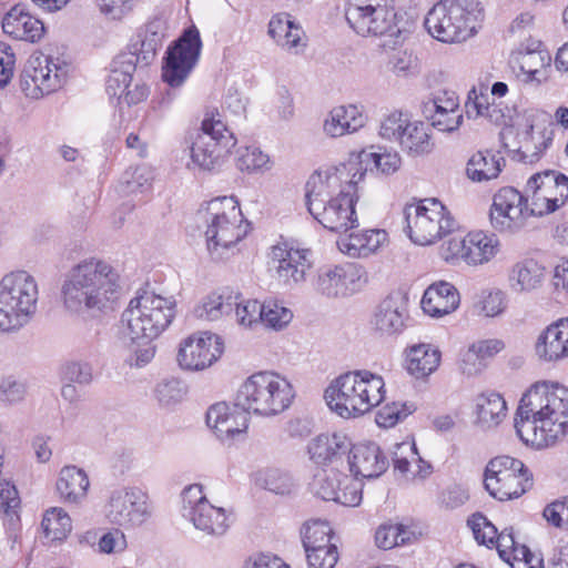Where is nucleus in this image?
Here are the masks:
<instances>
[{
  "label": "nucleus",
  "instance_id": "nucleus-18",
  "mask_svg": "<svg viewBox=\"0 0 568 568\" xmlns=\"http://www.w3.org/2000/svg\"><path fill=\"white\" fill-rule=\"evenodd\" d=\"M379 135L397 142L403 151L412 155L429 153L434 145L427 125L402 111H393L382 120Z\"/></svg>",
  "mask_w": 568,
  "mask_h": 568
},
{
  "label": "nucleus",
  "instance_id": "nucleus-7",
  "mask_svg": "<svg viewBox=\"0 0 568 568\" xmlns=\"http://www.w3.org/2000/svg\"><path fill=\"white\" fill-rule=\"evenodd\" d=\"M484 16L479 0H440L427 12L424 26L434 39L456 43L471 38Z\"/></svg>",
  "mask_w": 568,
  "mask_h": 568
},
{
  "label": "nucleus",
  "instance_id": "nucleus-2",
  "mask_svg": "<svg viewBox=\"0 0 568 568\" xmlns=\"http://www.w3.org/2000/svg\"><path fill=\"white\" fill-rule=\"evenodd\" d=\"M514 426L528 446L555 445L568 433V388L551 381L534 383L520 398Z\"/></svg>",
  "mask_w": 568,
  "mask_h": 568
},
{
  "label": "nucleus",
  "instance_id": "nucleus-62",
  "mask_svg": "<svg viewBox=\"0 0 568 568\" xmlns=\"http://www.w3.org/2000/svg\"><path fill=\"white\" fill-rule=\"evenodd\" d=\"M305 554L310 568H334L339 557L336 545L307 549Z\"/></svg>",
  "mask_w": 568,
  "mask_h": 568
},
{
  "label": "nucleus",
  "instance_id": "nucleus-29",
  "mask_svg": "<svg viewBox=\"0 0 568 568\" xmlns=\"http://www.w3.org/2000/svg\"><path fill=\"white\" fill-rule=\"evenodd\" d=\"M407 318V303L404 296L398 293L390 294L376 306L371 326L381 336H392L403 332Z\"/></svg>",
  "mask_w": 568,
  "mask_h": 568
},
{
  "label": "nucleus",
  "instance_id": "nucleus-49",
  "mask_svg": "<svg viewBox=\"0 0 568 568\" xmlns=\"http://www.w3.org/2000/svg\"><path fill=\"white\" fill-rule=\"evenodd\" d=\"M235 165L243 173L264 174L273 169L274 161L260 146L247 145L236 150Z\"/></svg>",
  "mask_w": 568,
  "mask_h": 568
},
{
  "label": "nucleus",
  "instance_id": "nucleus-47",
  "mask_svg": "<svg viewBox=\"0 0 568 568\" xmlns=\"http://www.w3.org/2000/svg\"><path fill=\"white\" fill-rule=\"evenodd\" d=\"M233 310V292H211L203 296L193 308V314L202 321H219Z\"/></svg>",
  "mask_w": 568,
  "mask_h": 568
},
{
  "label": "nucleus",
  "instance_id": "nucleus-11",
  "mask_svg": "<svg viewBox=\"0 0 568 568\" xmlns=\"http://www.w3.org/2000/svg\"><path fill=\"white\" fill-rule=\"evenodd\" d=\"M202 49L200 32L190 27L170 45L162 65V79L170 87L160 100L161 106H169L175 98L174 89L180 88L195 68Z\"/></svg>",
  "mask_w": 568,
  "mask_h": 568
},
{
  "label": "nucleus",
  "instance_id": "nucleus-1",
  "mask_svg": "<svg viewBox=\"0 0 568 568\" xmlns=\"http://www.w3.org/2000/svg\"><path fill=\"white\" fill-rule=\"evenodd\" d=\"M355 165L321 168L306 182L308 212L332 232H346L358 226L355 205L359 197L361 173Z\"/></svg>",
  "mask_w": 568,
  "mask_h": 568
},
{
  "label": "nucleus",
  "instance_id": "nucleus-57",
  "mask_svg": "<svg viewBox=\"0 0 568 568\" xmlns=\"http://www.w3.org/2000/svg\"><path fill=\"white\" fill-rule=\"evenodd\" d=\"M186 393L185 384L175 377L161 381L154 389L159 405L165 408L180 404L186 396Z\"/></svg>",
  "mask_w": 568,
  "mask_h": 568
},
{
  "label": "nucleus",
  "instance_id": "nucleus-53",
  "mask_svg": "<svg viewBox=\"0 0 568 568\" xmlns=\"http://www.w3.org/2000/svg\"><path fill=\"white\" fill-rule=\"evenodd\" d=\"M414 539V534L400 524H383L375 532V542L378 548L392 549L397 546L410 544Z\"/></svg>",
  "mask_w": 568,
  "mask_h": 568
},
{
  "label": "nucleus",
  "instance_id": "nucleus-25",
  "mask_svg": "<svg viewBox=\"0 0 568 568\" xmlns=\"http://www.w3.org/2000/svg\"><path fill=\"white\" fill-rule=\"evenodd\" d=\"M525 125L518 131L519 153L526 162L537 161L551 144L554 123L551 115L541 110H530L525 115Z\"/></svg>",
  "mask_w": 568,
  "mask_h": 568
},
{
  "label": "nucleus",
  "instance_id": "nucleus-50",
  "mask_svg": "<svg viewBox=\"0 0 568 568\" xmlns=\"http://www.w3.org/2000/svg\"><path fill=\"white\" fill-rule=\"evenodd\" d=\"M41 526L47 539L61 541L71 532L72 520L63 508L52 507L44 513Z\"/></svg>",
  "mask_w": 568,
  "mask_h": 568
},
{
  "label": "nucleus",
  "instance_id": "nucleus-14",
  "mask_svg": "<svg viewBox=\"0 0 568 568\" xmlns=\"http://www.w3.org/2000/svg\"><path fill=\"white\" fill-rule=\"evenodd\" d=\"M500 251L499 237L483 230L470 231L464 236H453L440 246L442 257L447 263L463 262L473 267L489 264Z\"/></svg>",
  "mask_w": 568,
  "mask_h": 568
},
{
  "label": "nucleus",
  "instance_id": "nucleus-26",
  "mask_svg": "<svg viewBox=\"0 0 568 568\" xmlns=\"http://www.w3.org/2000/svg\"><path fill=\"white\" fill-rule=\"evenodd\" d=\"M271 258L278 281L286 285L298 284L305 280L312 267V252L293 247L286 243L272 247Z\"/></svg>",
  "mask_w": 568,
  "mask_h": 568
},
{
  "label": "nucleus",
  "instance_id": "nucleus-20",
  "mask_svg": "<svg viewBox=\"0 0 568 568\" xmlns=\"http://www.w3.org/2000/svg\"><path fill=\"white\" fill-rule=\"evenodd\" d=\"M526 192L534 216L550 214L568 200V178L557 171L536 173L527 181Z\"/></svg>",
  "mask_w": 568,
  "mask_h": 568
},
{
  "label": "nucleus",
  "instance_id": "nucleus-61",
  "mask_svg": "<svg viewBox=\"0 0 568 568\" xmlns=\"http://www.w3.org/2000/svg\"><path fill=\"white\" fill-rule=\"evenodd\" d=\"M17 55L11 44L0 40V90L6 89L14 77Z\"/></svg>",
  "mask_w": 568,
  "mask_h": 568
},
{
  "label": "nucleus",
  "instance_id": "nucleus-36",
  "mask_svg": "<svg viewBox=\"0 0 568 568\" xmlns=\"http://www.w3.org/2000/svg\"><path fill=\"white\" fill-rule=\"evenodd\" d=\"M460 304L458 290L449 282L438 281L424 292L420 305L430 317H443L455 312Z\"/></svg>",
  "mask_w": 568,
  "mask_h": 568
},
{
  "label": "nucleus",
  "instance_id": "nucleus-5",
  "mask_svg": "<svg viewBox=\"0 0 568 568\" xmlns=\"http://www.w3.org/2000/svg\"><path fill=\"white\" fill-rule=\"evenodd\" d=\"M386 395L382 375L355 369L334 378L324 393L332 412L343 418L359 417L377 407Z\"/></svg>",
  "mask_w": 568,
  "mask_h": 568
},
{
  "label": "nucleus",
  "instance_id": "nucleus-19",
  "mask_svg": "<svg viewBox=\"0 0 568 568\" xmlns=\"http://www.w3.org/2000/svg\"><path fill=\"white\" fill-rule=\"evenodd\" d=\"M529 216H534L529 197H525L515 187L505 186L494 194L489 210V221L494 230L514 233L526 224Z\"/></svg>",
  "mask_w": 568,
  "mask_h": 568
},
{
  "label": "nucleus",
  "instance_id": "nucleus-40",
  "mask_svg": "<svg viewBox=\"0 0 568 568\" xmlns=\"http://www.w3.org/2000/svg\"><path fill=\"white\" fill-rule=\"evenodd\" d=\"M508 407L505 398L495 392L481 393L474 402V423L483 430L498 427L507 417Z\"/></svg>",
  "mask_w": 568,
  "mask_h": 568
},
{
  "label": "nucleus",
  "instance_id": "nucleus-54",
  "mask_svg": "<svg viewBox=\"0 0 568 568\" xmlns=\"http://www.w3.org/2000/svg\"><path fill=\"white\" fill-rule=\"evenodd\" d=\"M332 528L327 521L315 519L307 521L302 529L304 550H314L317 547L334 546L332 542Z\"/></svg>",
  "mask_w": 568,
  "mask_h": 568
},
{
  "label": "nucleus",
  "instance_id": "nucleus-22",
  "mask_svg": "<svg viewBox=\"0 0 568 568\" xmlns=\"http://www.w3.org/2000/svg\"><path fill=\"white\" fill-rule=\"evenodd\" d=\"M166 38L168 27L164 20L155 18L149 21L131 38L126 49L118 54L121 63L126 64V68L133 65L135 69L150 65Z\"/></svg>",
  "mask_w": 568,
  "mask_h": 568
},
{
  "label": "nucleus",
  "instance_id": "nucleus-38",
  "mask_svg": "<svg viewBox=\"0 0 568 568\" xmlns=\"http://www.w3.org/2000/svg\"><path fill=\"white\" fill-rule=\"evenodd\" d=\"M388 243V234L382 229H369L351 233L337 241L342 253L354 258L368 257Z\"/></svg>",
  "mask_w": 568,
  "mask_h": 568
},
{
  "label": "nucleus",
  "instance_id": "nucleus-13",
  "mask_svg": "<svg viewBox=\"0 0 568 568\" xmlns=\"http://www.w3.org/2000/svg\"><path fill=\"white\" fill-rule=\"evenodd\" d=\"M484 485L498 500L518 498L532 486V475L524 463L510 456H497L485 468Z\"/></svg>",
  "mask_w": 568,
  "mask_h": 568
},
{
  "label": "nucleus",
  "instance_id": "nucleus-16",
  "mask_svg": "<svg viewBox=\"0 0 568 568\" xmlns=\"http://www.w3.org/2000/svg\"><path fill=\"white\" fill-rule=\"evenodd\" d=\"M151 514L148 495L135 487L112 490L104 505L106 520L125 530L141 527L149 520Z\"/></svg>",
  "mask_w": 568,
  "mask_h": 568
},
{
  "label": "nucleus",
  "instance_id": "nucleus-51",
  "mask_svg": "<svg viewBox=\"0 0 568 568\" xmlns=\"http://www.w3.org/2000/svg\"><path fill=\"white\" fill-rule=\"evenodd\" d=\"M254 480L257 486L280 495L290 494L295 486L288 473L274 467L258 470Z\"/></svg>",
  "mask_w": 568,
  "mask_h": 568
},
{
  "label": "nucleus",
  "instance_id": "nucleus-9",
  "mask_svg": "<svg viewBox=\"0 0 568 568\" xmlns=\"http://www.w3.org/2000/svg\"><path fill=\"white\" fill-rule=\"evenodd\" d=\"M38 285L24 271L7 274L0 281V331L23 327L37 311Z\"/></svg>",
  "mask_w": 568,
  "mask_h": 568
},
{
  "label": "nucleus",
  "instance_id": "nucleus-48",
  "mask_svg": "<svg viewBox=\"0 0 568 568\" xmlns=\"http://www.w3.org/2000/svg\"><path fill=\"white\" fill-rule=\"evenodd\" d=\"M154 181V170L146 164L129 168L120 182L121 192L125 195L140 196L145 201L151 194Z\"/></svg>",
  "mask_w": 568,
  "mask_h": 568
},
{
  "label": "nucleus",
  "instance_id": "nucleus-15",
  "mask_svg": "<svg viewBox=\"0 0 568 568\" xmlns=\"http://www.w3.org/2000/svg\"><path fill=\"white\" fill-rule=\"evenodd\" d=\"M70 71V63L58 57L31 55L21 77V90L30 99H41L61 89Z\"/></svg>",
  "mask_w": 568,
  "mask_h": 568
},
{
  "label": "nucleus",
  "instance_id": "nucleus-52",
  "mask_svg": "<svg viewBox=\"0 0 568 568\" xmlns=\"http://www.w3.org/2000/svg\"><path fill=\"white\" fill-rule=\"evenodd\" d=\"M235 323L242 328H254L261 324L262 303L255 298H244L241 293H233Z\"/></svg>",
  "mask_w": 568,
  "mask_h": 568
},
{
  "label": "nucleus",
  "instance_id": "nucleus-45",
  "mask_svg": "<svg viewBox=\"0 0 568 568\" xmlns=\"http://www.w3.org/2000/svg\"><path fill=\"white\" fill-rule=\"evenodd\" d=\"M311 459L320 466L336 463L348 449L345 436L338 434H322L308 444Z\"/></svg>",
  "mask_w": 568,
  "mask_h": 568
},
{
  "label": "nucleus",
  "instance_id": "nucleus-37",
  "mask_svg": "<svg viewBox=\"0 0 568 568\" xmlns=\"http://www.w3.org/2000/svg\"><path fill=\"white\" fill-rule=\"evenodd\" d=\"M546 275V267L541 263L534 258H523L508 270V287L516 294L532 293L542 286Z\"/></svg>",
  "mask_w": 568,
  "mask_h": 568
},
{
  "label": "nucleus",
  "instance_id": "nucleus-10",
  "mask_svg": "<svg viewBox=\"0 0 568 568\" xmlns=\"http://www.w3.org/2000/svg\"><path fill=\"white\" fill-rule=\"evenodd\" d=\"M406 233L409 240L420 246L432 245L455 229V219L437 199H424L408 204L404 210Z\"/></svg>",
  "mask_w": 568,
  "mask_h": 568
},
{
  "label": "nucleus",
  "instance_id": "nucleus-63",
  "mask_svg": "<svg viewBox=\"0 0 568 568\" xmlns=\"http://www.w3.org/2000/svg\"><path fill=\"white\" fill-rule=\"evenodd\" d=\"M126 548V536L119 527L103 534L98 541V551L104 555L122 554Z\"/></svg>",
  "mask_w": 568,
  "mask_h": 568
},
{
  "label": "nucleus",
  "instance_id": "nucleus-24",
  "mask_svg": "<svg viewBox=\"0 0 568 568\" xmlns=\"http://www.w3.org/2000/svg\"><path fill=\"white\" fill-rule=\"evenodd\" d=\"M222 353L223 342L219 335L197 332L180 343L178 363L185 371H203L215 363Z\"/></svg>",
  "mask_w": 568,
  "mask_h": 568
},
{
  "label": "nucleus",
  "instance_id": "nucleus-44",
  "mask_svg": "<svg viewBox=\"0 0 568 568\" xmlns=\"http://www.w3.org/2000/svg\"><path fill=\"white\" fill-rule=\"evenodd\" d=\"M440 358V351L432 344H415L406 349V369L416 378H424L438 368Z\"/></svg>",
  "mask_w": 568,
  "mask_h": 568
},
{
  "label": "nucleus",
  "instance_id": "nucleus-27",
  "mask_svg": "<svg viewBox=\"0 0 568 568\" xmlns=\"http://www.w3.org/2000/svg\"><path fill=\"white\" fill-rule=\"evenodd\" d=\"M1 29L7 37L29 43L39 42L45 31L43 22L23 3L13 4L3 12Z\"/></svg>",
  "mask_w": 568,
  "mask_h": 568
},
{
  "label": "nucleus",
  "instance_id": "nucleus-21",
  "mask_svg": "<svg viewBox=\"0 0 568 568\" xmlns=\"http://www.w3.org/2000/svg\"><path fill=\"white\" fill-rule=\"evenodd\" d=\"M368 275L364 266L354 262L326 265L318 270L316 288L328 297H344L364 288Z\"/></svg>",
  "mask_w": 568,
  "mask_h": 568
},
{
  "label": "nucleus",
  "instance_id": "nucleus-56",
  "mask_svg": "<svg viewBox=\"0 0 568 568\" xmlns=\"http://www.w3.org/2000/svg\"><path fill=\"white\" fill-rule=\"evenodd\" d=\"M293 318V313L283 303L276 300H267L262 303L261 324L274 331L287 326Z\"/></svg>",
  "mask_w": 568,
  "mask_h": 568
},
{
  "label": "nucleus",
  "instance_id": "nucleus-34",
  "mask_svg": "<svg viewBox=\"0 0 568 568\" xmlns=\"http://www.w3.org/2000/svg\"><path fill=\"white\" fill-rule=\"evenodd\" d=\"M206 424L222 442H230L247 429L245 415L226 403H216L207 409Z\"/></svg>",
  "mask_w": 568,
  "mask_h": 568
},
{
  "label": "nucleus",
  "instance_id": "nucleus-64",
  "mask_svg": "<svg viewBox=\"0 0 568 568\" xmlns=\"http://www.w3.org/2000/svg\"><path fill=\"white\" fill-rule=\"evenodd\" d=\"M506 307L505 294L500 290L483 292L478 301L480 313L487 317H494L501 314Z\"/></svg>",
  "mask_w": 568,
  "mask_h": 568
},
{
  "label": "nucleus",
  "instance_id": "nucleus-43",
  "mask_svg": "<svg viewBox=\"0 0 568 568\" xmlns=\"http://www.w3.org/2000/svg\"><path fill=\"white\" fill-rule=\"evenodd\" d=\"M90 486L87 473L77 466H65L61 469L57 480V490L60 498L68 504L82 503Z\"/></svg>",
  "mask_w": 568,
  "mask_h": 568
},
{
  "label": "nucleus",
  "instance_id": "nucleus-17",
  "mask_svg": "<svg viewBox=\"0 0 568 568\" xmlns=\"http://www.w3.org/2000/svg\"><path fill=\"white\" fill-rule=\"evenodd\" d=\"M182 515L193 526L211 536H223L230 528V514L210 503L203 486L193 484L182 491Z\"/></svg>",
  "mask_w": 568,
  "mask_h": 568
},
{
  "label": "nucleus",
  "instance_id": "nucleus-4",
  "mask_svg": "<svg viewBox=\"0 0 568 568\" xmlns=\"http://www.w3.org/2000/svg\"><path fill=\"white\" fill-rule=\"evenodd\" d=\"M120 288V275L109 262L88 257L68 271L61 286V297L69 312L102 313L113 308Z\"/></svg>",
  "mask_w": 568,
  "mask_h": 568
},
{
  "label": "nucleus",
  "instance_id": "nucleus-28",
  "mask_svg": "<svg viewBox=\"0 0 568 568\" xmlns=\"http://www.w3.org/2000/svg\"><path fill=\"white\" fill-rule=\"evenodd\" d=\"M423 113L440 132H454L463 123L459 98L454 91H442L424 103Z\"/></svg>",
  "mask_w": 568,
  "mask_h": 568
},
{
  "label": "nucleus",
  "instance_id": "nucleus-6",
  "mask_svg": "<svg viewBox=\"0 0 568 568\" xmlns=\"http://www.w3.org/2000/svg\"><path fill=\"white\" fill-rule=\"evenodd\" d=\"M295 398L290 379L273 371L256 372L239 386L234 405L258 417H274L285 412Z\"/></svg>",
  "mask_w": 568,
  "mask_h": 568
},
{
  "label": "nucleus",
  "instance_id": "nucleus-31",
  "mask_svg": "<svg viewBox=\"0 0 568 568\" xmlns=\"http://www.w3.org/2000/svg\"><path fill=\"white\" fill-rule=\"evenodd\" d=\"M367 116L363 106L356 104H342L332 108L322 122L323 133L332 139L353 134L362 129Z\"/></svg>",
  "mask_w": 568,
  "mask_h": 568
},
{
  "label": "nucleus",
  "instance_id": "nucleus-32",
  "mask_svg": "<svg viewBox=\"0 0 568 568\" xmlns=\"http://www.w3.org/2000/svg\"><path fill=\"white\" fill-rule=\"evenodd\" d=\"M349 470L355 478H376L388 467L387 457L375 443H359L349 449Z\"/></svg>",
  "mask_w": 568,
  "mask_h": 568
},
{
  "label": "nucleus",
  "instance_id": "nucleus-58",
  "mask_svg": "<svg viewBox=\"0 0 568 568\" xmlns=\"http://www.w3.org/2000/svg\"><path fill=\"white\" fill-rule=\"evenodd\" d=\"M27 395V386L13 376L3 377L0 381V407H11L23 402Z\"/></svg>",
  "mask_w": 568,
  "mask_h": 568
},
{
  "label": "nucleus",
  "instance_id": "nucleus-46",
  "mask_svg": "<svg viewBox=\"0 0 568 568\" xmlns=\"http://www.w3.org/2000/svg\"><path fill=\"white\" fill-rule=\"evenodd\" d=\"M506 161L491 151H478L467 162L466 174L473 182H485L497 179Z\"/></svg>",
  "mask_w": 568,
  "mask_h": 568
},
{
  "label": "nucleus",
  "instance_id": "nucleus-12",
  "mask_svg": "<svg viewBox=\"0 0 568 568\" xmlns=\"http://www.w3.org/2000/svg\"><path fill=\"white\" fill-rule=\"evenodd\" d=\"M202 133L191 146V163L203 171H212L236 144V140L219 112L206 114L202 121Z\"/></svg>",
  "mask_w": 568,
  "mask_h": 568
},
{
  "label": "nucleus",
  "instance_id": "nucleus-33",
  "mask_svg": "<svg viewBox=\"0 0 568 568\" xmlns=\"http://www.w3.org/2000/svg\"><path fill=\"white\" fill-rule=\"evenodd\" d=\"M540 43L532 50H518L511 57L514 69H518L517 77L525 83L541 84L549 78L551 55L540 49Z\"/></svg>",
  "mask_w": 568,
  "mask_h": 568
},
{
  "label": "nucleus",
  "instance_id": "nucleus-42",
  "mask_svg": "<svg viewBox=\"0 0 568 568\" xmlns=\"http://www.w3.org/2000/svg\"><path fill=\"white\" fill-rule=\"evenodd\" d=\"M394 469L409 479H424L432 473L429 463L420 458L415 443H399L393 453Z\"/></svg>",
  "mask_w": 568,
  "mask_h": 568
},
{
  "label": "nucleus",
  "instance_id": "nucleus-30",
  "mask_svg": "<svg viewBox=\"0 0 568 568\" xmlns=\"http://www.w3.org/2000/svg\"><path fill=\"white\" fill-rule=\"evenodd\" d=\"M535 352L544 363H560L568 358V317L548 325L538 336Z\"/></svg>",
  "mask_w": 568,
  "mask_h": 568
},
{
  "label": "nucleus",
  "instance_id": "nucleus-8",
  "mask_svg": "<svg viewBox=\"0 0 568 568\" xmlns=\"http://www.w3.org/2000/svg\"><path fill=\"white\" fill-rule=\"evenodd\" d=\"M204 235L213 258L223 257L247 234L248 224L244 221L240 204L233 196H221L209 201L200 211Z\"/></svg>",
  "mask_w": 568,
  "mask_h": 568
},
{
  "label": "nucleus",
  "instance_id": "nucleus-23",
  "mask_svg": "<svg viewBox=\"0 0 568 568\" xmlns=\"http://www.w3.org/2000/svg\"><path fill=\"white\" fill-rule=\"evenodd\" d=\"M311 489L323 500L346 507H356L362 501V484L333 467L316 473Z\"/></svg>",
  "mask_w": 568,
  "mask_h": 568
},
{
  "label": "nucleus",
  "instance_id": "nucleus-35",
  "mask_svg": "<svg viewBox=\"0 0 568 568\" xmlns=\"http://www.w3.org/2000/svg\"><path fill=\"white\" fill-rule=\"evenodd\" d=\"M267 34L277 45L290 53L298 54L306 48L302 27L288 13L280 12L272 16L267 26Z\"/></svg>",
  "mask_w": 568,
  "mask_h": 568
},
{
  "label": "nucleus",
  "instance_id": "nucleus-41",
  "mask_svg": "<svg viewBox=\"0 0 568 568\" xmlns=\"http://www.w3.org/2000/svg\"><path fill=\"white\" fill-rule=\"evenodd\" d=\"M467 112H475L477 116L487 119L496 125L511 124L515 110L508 106L503 108L500 103L489 101L487 92L481 90L478 92L475 88L468 93V101L466 103Z\"/></svg>",
  "mask_w": 568,
  "mask_h": 568
},
{
  "label": "nucleus",
  "instance_id": "nucleus-39",
  "mask_svg": "<svg viewBox=\"0 0 568 568\" xmlns=\"http://www.w3.org/2000/svg\"><path fill=\"white\" fill-rule=\"evenodd\" d=\"M355 165L361 173V182L364 180L367 171L376 174L389 175L399 170L402 159L396 151H387L378 148L374 150H364L358 154H353L346 162L342 164Z\"/></svg>",
  "mask_w": 568,
  "mask_h": 568
},
{
  "label": "nucleus",
  "instance_id": "nucleus-55",
  "mask_svg": "<svg viewBox=\"0 0 568 568\" xmlns=\"http://www.w3.org/2000/svg\"><path fill=\"white\" fill-rule=\"evenodd\" d=\"M121 62L120 57L116 55L112 62V69L106 80L108 94L116 97L118 100H121L126 89L131 87L133 74L136 70L133 65L126 68V64Z\"/></svg>",
  "mask_w": 568,
  "mask_h": 568
},
{
  "label": "nucleus",
  "instance_id": "nucleus-3",
  "mask_svg": "<svg viewBox=\"0 0 568 568\" xmlns=\"http://www.w3.org/2000/svg\"><path fill=\"white\" fill-rule=\"evenodd\" d=\"M176 302L151 291L138 292L121 315L122 334L138 348L126 359L130 366L142 367L155 354L151 342L158 338L173 322Z\"/></svg>",
  "mask_w": 568,
  "mask_h": 568
},
{
  "label": "nucleus",
  "instance_id": "nucleus-59",
  "mask_svg": "<svg viewBox=\"0 0 568 568\" xmlns=\"http://www.w3.org/2000/svg\"><path fill=\"white\" fill-rule=\"evenodd\" d=\"M414 410L413 406L404 403H392L382 407L376 415V423L379 427L390 428L406 418Z\"/></svg>",
  "mask_w": 568,
  "mask_h": 568
},
{
  "label": "nucleus",
  "instance_id": "nucleus-60",
  "mask_svg": "<svg viewBox=\"0 0 568 568\" xmlns=\"http://www.w3.org/2000/svg\"><path fill=\"white\" fill-rule=\"evenodd\" d=\"M475 539L487 547H493L498 536L497 528L481 514L473 515L468 520Z\"/></svg>",
  "mask_w": 568,
  "mask_h": 568
}]
</instances>
